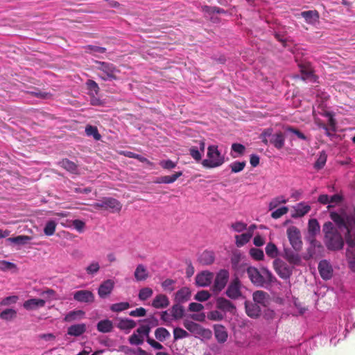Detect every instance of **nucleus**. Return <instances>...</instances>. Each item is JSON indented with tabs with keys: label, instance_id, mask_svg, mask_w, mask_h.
<instances>
[{
	"label": "nucleus",
	"instance_id": "48",
	"mask_svg": "<svg viewBox=\"0 0 355 355\" xmlns=\"http://www.w3.org/2000/svg\"><path fill=\"white\" fill-rule=\"evenodd\" d=\"M144 338L136 331L128 338L129 343L132 345H141L144 343Z\"/></svg>",
	"mask_w": 355,
	"mask_h": 355
},
{
	"label": "nucleus",
	"instance_id": "46",
	"mask_svg": "<svg viewBox=\"0 0 355 355\" xmlns=\"http://www.w3.org/2000/svg\"><path fill=\"white\" fill-rule=\"evenodd\" d=\"M184 308L180 304H175L172 306L171 314L175 319H180L184 315Z\"/></svg>",
	"mask_w": 355,
	"mask_h": 355
},
{
	"label": "nucleus",
	"instance_id": "51",
	"mask_svg": "<svg viewBox=\"0 0 355 355\" xmlns=\"http://www.w3.org/2000/svg\"><path fill=\"white\" fill-rule=\"evenodd\" d=\"M100 270V265L98 261H92L85 268L86 272L89 275H96Z\"/></svg>",
	"mask_w": 355,
	"mask_h": 355
},
{
	"label": "nucleus",
	"instance_id": "20",
	"mask_svg": "<svg viewBox=\"0 0 355 355\" xmlns=\"http://www.w3.org/2000/svg\"><path fill=\"white\" fill-rule=\"evenodd\" d=\"M137 325L135 321L129 318H118V323L116 327L120 330L128 331L134 329Z\"/></svg>",
	"mask_w": 355,
	"mask_h": 355
},
{
	"label": "nucleus",
	"instance_id": "10",
	"mask_svg": "<svg viewBox=\"0 0 355 355\" xmlns=\"http://www.w3.org/2000/svg\"><path fill=\"white\" fill-rule=\"evenodd\" d=\"M216 306L218 309L225 313L228 312L234 314L236 311L234 304L223 297H219L216 299Z\"/></svg>",
	"mask_w": 355,
	"mask_h": 355
},
{
	"label": "nucleus",
	"instance_id": "24",
	"mask_svg": "<svg viewBox=\"0 0 355 355\" xmlns=\"http://www.w3.org/2000/svg\"><path fill=\"white\" fill-rule=\"evenodd\" d=\"M214 335L217 341L223 343L227 340V333L224 326L221 324H215L214 326Z\"/></svg>",
	"mask_w": 355,
	"mask_h": 355
},
{
	"label": "nucleus",
	"instance_id": "47",
	"mask_svg": "<svg viewBox=\"0 0 355 355\" xmlns=\"http://www.w3.org/2000/svg\"><path fill=\"white\" fill-rule=\"evenodd\" d=\"M85 132L88 136H93L94 139L100 140L101 138V135L99 134L98 129L96 126H93L91 125H88L85 128Z\"/></svg>",
	"mask_w": 355,
	"mask_h": 355
},
{
	"label": "nucleus",
	"instance_id": "7",
	"mask_svg": "<svg viewBox=\"0 0 355 355\" xmlns=\"http://www.w3.org/2000/svg\"><path fill=\"white\" fill-rule=\"evenodd\" d=\"M324 243L330 250H340L344 245L343 239L338 232L325 236Z\"/></svg>",
	"mask_w": 355,
	"mask_h": 355
},
{
	"label": "nucleus",
	"instance_id": "38",
	"mask_svg": "<svg viewBox=\"0 0 355 355\" xmlns=\"http://www.w3.org/2000/svg\"><path fill=\"white\" fill-rule=\"evenodd\" d=\"M265 250L267 256L272 259L276 258L279 254L276 245L272 242L267 243Z\"/></svg>",
	"mask_w": 355,
	"mask_h": 355
},
{
	"label": "nucleus",
	"instance_id": "59",
	"mask_svg": "<svg viewBox=\"0 0 355 355\" xmlns=\"http://www.w3.org/2000/svg\"><path fill=\"white\" fill-rule=\"evenodd\" d=\"M202 153L196 146H191L189 148V155L196 161L199 162L202 159Z\"/></svg>",
	"mask_w": 355,
	"mask_h": 355
},
{
	"label": "nucleus",
	"instance_id": "31",
	"mask_svg": "<svg viewBox=\"0 0 355 355\" xmlns=\"http://www.w3.org/2000/svg\"><path fill=\"white\" fill-rule=\"evenodd\" d=\"M330 218L336 224L338 227H345L349 232L348 225L345 218L336 211L330 212Z\"/></svg>",
	"mask_w": 355,
	"mask_h": 355
},
{
	"label": "nucleus",
	"instance_id": "44",
	"mask_svg": "<svg viewBox=\"0 0 355 355\" xmlns=\"http://www.w3.org/2000/svg\"><path fill=\"white\" fill-rule=\"evenodd\" d=\"M241 255L239 253H234L231 257L230 263L233 270L239 271L241 266L240 264Z\"/></svg>",
	"mask_w": 355,
	"mask_h": 355
},
{
	"label": "nucleus",
	"instance_id": "14",
	"mask_svg": "<svg viewBox=\"0 0 355 355\" xmlns=\"http://www.w3.org/2000/svg\"><path fill=\"white\" fill-rule=\"evenodd\" d=\"M184 327L190 332L200 335V336H205L207 334H210L211 331L209 330H207L201 325H200L198 323H196L192 321H184Z\"/></svg>",
	"mask_w": 355,
	"mask_h": 355
},
{
	"label": "nucleus",
	"instance_id": "49",
	"mask_svg": "<svg viewBox=\"0 0 355 355\" xmlns=\"http://www.w3.org/2000/svg\"><path fill=\"white\" fill-rule=\"evenodd\" d=\"M124 155L129 158L136 159L142 163H146L147 164H149L150 166L153 165V163L150 162L148 159L133 152L127 151L124 153Z\"/></svg>",
	"mask_w": 355,
	"mask_h": 355
},
{
	"label": "nucleus",
	"instance_id": "4",
	"mask_svg": "<svg viewBox=\"0 0 355 355\" xmlns=\"http://www.w3.org/2000/svg\"><path fill=\"white\" fill-rule=\"evenodd\" d=\"M272 265L275 271L280 278L285 280L290 279L294 270L293 266L288 264L279 258H276Z\"/></svg>",
	"mask_w": 355,
	"mask_h": 355
},
{
	"label": "nucleus",
	"instance_id": "30",
	"mask_svg": "<svg viewBox=\"0 0 355 355\" xmlns=\"http://www.w3.org/2000/svg\"><path fill=\"white\" fill-rule=\"evenodd\" d=\"M97 330L101 333L111 332L114 328L113 323L108 319L99 321L96 325Z\"/></svg>",
	"mask_w": 355,
	"mask_h": 355
},
{
	"label": "nucleus",
	"instance_id": "27",
	"mask_svg": "<svg viewBox=\"0 0 355 355\" xmlns=\"http://www.w3.org/2000/svg\"><path fill=\"white\" fill-rule=\"evenodd\" d=\"M300 15L308 24H315L319 19V13L315 10L303 11Z\"/></svg>",
	"mask_w": 355,
	"mask_h": 355
},
{
	"label": "nucleus",
	"instance_id": "28",
	"mask_svg": "<svg viewBox=\"0 0 355 355\" xmlns=\"http://www.w3.org/2000/svg\"><path fill=\"white\" fill-rule=\"evenodd\" d=\"M270 142L277 149H282L284 146L285 137L282 132L272 135Z\"/></svg>",
	"mask_w": 355,
	"mask_h": 355
},
{
	"label": "nucleus",
	"instance_id": "52",
	"mask_svg": "<svg viewBox=\"0 0 355 355\" xmlns=\"http://www.w3.org/2000/svg\"><path fill=\"white\" fill-rule=\"evenodd\" d=\"M189 336L188 332L180 327H176L173 329L174 340L187 338Z\"/></svg>",
	"mask_w": 355,
	"mask_h": 355
},
{
	"label": "nucleus",
	"instance_id": "58",
	"mask_svg": "<svg viewBox=\"0 0 355 355\" xmlns=\"http://www.w3.org/2000/svg\"><path fill=\"white\" fill-rule=\"evenodd\" d=\"M211 297V295L209 291H198L194 299L199 302H205L207 300Z\"/></svg>",
	"mask_w": 355,
	"mask_h": 355
},
{
	"label": "nucleus",
	"instance_id": "63",
	"mask_svg": "<svg viewBox=\"0 0 355 355\" xmlns=\"http://www.w3.org/2000/svg\"><path fill=\"white\" fill-rule=\"evenodd\" d=\"M159 166L164 169H173L176 166V163L173 162L171 159L162 160L159 162Z\"/></svg>",
	"mask_w": 355,
	"mask_h": 355
},
{
	"label": "nucleus",
	"instance_id": "18",
	"mask_svg": "<svg viewBox=\"0 0 355 355\" xmlns=\"http://www.w3.org/2000/svg\"><path fill=\"white\" fill-rule=\"evenodd\" d=\"M311 210V207L304 202H300L293 207L291 217L293 218H301L306 215Z\"/></svg>",
	"mask_w": 355,
	"mask_h": 355
},
{
	"label": "nucleus",
	"instance_id": "21",
	"mask_svg": "<svg viewBox=\"0 0 355 355\" xmlns=\"http://www.w3.org/2000/svg\"><path fill=\"white\" fill-rule=\"evenodd\" d=\"M169 305L168 297L164 294H159L155 296L152 302V306L155 309H164Z\"/></svg>",
	"mask_w": 355,
	"mask_h": 355
},
{
	"label": "nucleus",
	"instance_id": "40",
	"mask_svg": "<svg viewBox=\"0 0 355 355\" xmlns=\"http://www.w3.org/2000/svg\"><path fill=\"white\" fill-rule=\"evenodd\" d=\"M130 305L129 302H122L119 303L113 304L110 306V309L112 312L119 313L130 308Z\"/></svg>",
	"mask_w": 355,
	"mask_h": 355
},
{
	"label": "nucleus",
	"instance_id": "5",
	"mask_svg": "<svg viewBox=\"0 0 355 355\" xmlns=\"http://www.w3.org/2000/svg\"><path fill=\"white\" fill-rule=\"evenodd\" d=\"M286 234L292 248L296 251H301L302 241L300 230L295 226H291L286 230Z\"/></svg>",
	"mask_w": 355,
	"mask_h": 355
},
{
	"label": "nucleus",
	"instance_id": "3",
	"mask_svg": "<svg viewBox=\"0 0 355 355\" xmlns=\"http://www.w3.org/2000/svg\"><path fill=\"white\" fill-rule=\"evenodd\" d=\"M94 208L101 210H110L111 212H119L122 208L121 203L111 197H105L91 205Z\"/></svg>",
	"mask_w": 355,
	"mask_h": 355
},
{
	"label": "nucleus",
	"instance_id": "39",
	"mask_svg": "<svg viewBox=\"0 0 355 355\" xmlns=\"http://www.w3.org/2000/svg\"><path fill=\"white\" fill-rule=\"evenodd\" d=\"M262 277L263 279V286L266 284H271L277 281L275 277L272 275V273L266 268H263L262 270Z\"/></svg>",
	"mask_w": 355,
	"mask_h": 355
},
{
	"label": "nucleus",
	"instance_id": "64",
	"mask_svg": "<svg viewBox=\"0 0 355 355\" xmlns=\"http://www.w3.org/2000/svg\"><path fill=\"white\" fill-rule=\"evenodd\" d=\"M146 314V310L143 307H139L135 310H132L129 313V315L132 317H143Z\"/></svg>",
	"mask_w": 355,
	"mask_h": 355
},
{
	"label": "nucleus",
	"instance_id": "16",
	"mask_svg": "<svg viewBox=\"0 0 355 355\" xmlns=\"http://www.w3.org/2000/svg\"><path fill=\"white\" fill-rule=\"evenodd\" d=\"M213 277L212 272L203 271L196 275V283L199 286H208L211 283Z\"/></svg>",
	"mask_w": 355,
	"mask_h": 355
},
{
	"label": "nucleus",
	"instance_id": "37",
	"mask_svg": "<svg viewBox=\"0 0 355 355\" xmlns=\"http://www.w3.org/2000/svg\"><path fill=\"white\" fill-rule=\"evenodd\" d=\"M320 225L315 218H312L309 220L308 231L309 234L314 237L320 232Z\"/></svg>",
	"mask_w": 355,
	"mask_h": 355
},
{
	"label": "nucleus",
	"instance_id": "61",
	"mask_svg": "<svg viewBox=\"0 0 355 355\" xmlns=\"http://www.w3.org/2000/svg\"><path fill=\"white\" fill-rule=\"evenodd\" d=\"M175 283V282L174 280L171 279H166L162 283V286L164 291L172 292L175 289L173 286Z\"/></svg>",
	"mask_w": 355,
	"mask_h": 355
},
{
	"label": "nucleus",
	"instance_id": "22",
	"mask_svg": "<svg viewBox=\"0 0 355 355\" xmlns=\"http://www.w3.org/2000/svg\"><path fill=\"white\" fill-rule=\"evenodd\" d=\"M87 329V326L84 323L73 324L68 327L67 334L73 336H80L83 335Z\"/></svg>",
	"mask_w": 355,
	"mask_h": 355
},
{
	"label": "nucleus",
	"instance_id": "56",
	"mask_svg": "<svg viewBox=\"0 0 355 355\" xmlns=\"http://www.w3.org/2000/svg\"><path fill=\"white\" fill-rule=\"evenodd\" d=\"M245 166V162H234L230 165L232 173H239L243 170Z\"/></svg>",
	"mask_w": 355,
	"mask_h": 355
},
{
	"label": "nucleus",
	"instance_id": "25",
	"mask_svg": "<svg viewBox=\"0 0 355 355\" xmlns=\"http://www.w3.org/2000/svg\"><path fill=\"white\" fill-rule=\"evenodd\" d=\"M253 302L260 306H266L268 302V295L263 291H257L252 295Z\"/></svg>",
	"mask_w": 355,
	"mask_h": 355
},
{
	"label": "nucleus",
	"instance_id": "15",
	"mask_svg": "<svg viewBox=\"0 0 355 355\" xmlns=\"http://www.w3.org/2000/svg\"><path fill=\"white\" fill-rule=\"evenodd\" d=\"M114 282L112 279H107L102 282L98 287V294L101 298L107 297L113 291Z\"/></svg>",
	"mask_w": 355,
	"mask_h": 355
},
{
	"label": "nucleus",
	"instance_id": "57",
	"mask_svg": "<svg viewBox=\"0 0 355 355\" xmlns=\"http://www.w3.org/2000/svg\"><path fill=\"white\" fill-rule=\"evenodd\" d=\"M322 231L324 234V236L338 232L337 230L334 227L333 223L329 221L326 222L323 225Z\"/></svg>",
	"mask_w": 355,
	"mask_h": 355
},
{
	"label": "nucleus",
	"instance_id": "34",
	"mask_svg": "<svg viewBox=\"0 0 355 355\" xmlns=\"http://www.w3.org/2000/svg\"><path fill=\"white\" fill-rule=\"evenodd\" d=\"M155 336L159 342H164L171 337V334L166 328L158 327L155 331Z\"/></svg>",
	"mask_w": 355,
	"mask_h": 355
},
{
	"label": "nucleus",
	"instance_id": "35",
	"mask_svg": "<svg viewBox=\"0 0 355 355\" xmlns=\"http://www.w3.org/2000/svg\"><path fill=\"white\" fill-rule=\"evenodd\" d=\"M148 277V273L144 265L139 264L137 266L135 271V277L137 281L146 280Z\"/></svg>",
	"mask_w": 355,
	"mask_h": 355
},
{
	"label": "nucleus",
	"instance_id": "43",
	"mask_svg": "<svg viewBox=\"0 0 355 355\" xmlns=\"http://www.w3.org/2000/svg\"><path fill=\"white\" fill-rule=\"evenodd\" d=\"M86 86L87 89L89 91L90 95H97L100 91L98 84L93 80H87L86 82Z\"/></svg>",
	"mask_w": 355,
	"mask_h": 355
},
{
	"label": "nucleus",
	"instance_id": "12",
	"mask_svg": "<svg viewBox=\"0 0 355 355\" xmlns=\"http://www.w3.org/2000/svg\"><path fill=\"white\" fill-rule=\"evenodd\" d=\"M247 273L252 283L260 287H263V279L262 277V271L260 272L254 267H248Z\"/></svg>",
	"mask_w": 355,
	"mask_h": 355
},
{
	"label": "nucleus",
	"instance_id": "55",
	"mask_svg": "<svg viewBox=\"0 0 355 355\" xmlns=\"http://www.w3.org/2000/svg\"><path fill=\"white\" fill-rule=\"evenodd\" d=\"M153 293V291L150 288H143L139 291V298L143 301L146 300L147 299L152 296Z\"/></svg>",
	"mask_w": 355,
	"mask_h": 355
},
{
	"label": "nucleus",
	"instance_id": "41",
	"mask_svg": "<svg viewBox=\"0 0 355 355\" xmlns=\"http://www.w3.org/2000/svg\"><path fill=\"white\" fill-rule=\"evenodd\" d=\"M31 238L26 235H19L15 237H10L8 239L11 243L17 244V245H24L28 243L31 241Z\"/></svg>",
	"mask_w": 355,
	"mask_h": 355
},
{
	"label": "nucleus",
	"instance_id": "6",
	"mask_svg": "<svg viewBox=\"0 0 355 355\" xmlns=\"http://www.w3.org/2000/svg\"><path fill=\"white\" fill-rule=\"evenodd\" d=\"M241 287V282L236 277L227 286L225 295L231 300H238L243 296Z\"/></svg>",
	"mask_w": 355,
	"mask_h": 355
},
{
	"label": "nucleus",
	"instance_id": "45",
	"mask_svg": "<svg viewBox=\"0 0 355 355\" xmlns=\"http://www.w3.org/2000/svg\"><path fill=\"white\" fill-rule=\"evenodd\" d=\"M56 226L57 223L54 220L47 221L44 228V234L46 236H52L55 233Z\"/></svg>",
	"mask_w": 355,
	"mask_h": 355
},
{
	"label": "nucleus",
	"instance_id": "23",
	"mask_svg": "<svg viewBox=\"0 0 355 355\" xmlns=\"http://www.w3.org/2000/svg\"><path fill=\"white\" fill-rule=\"evenodd\" d=\"M215 260L214 253L205 250L201 253L198 259V262L203 266L211 265Z\"/></svg>",
	"mask_w": 355,
	"mask_h": 355
},
{
	"label": "nucleus",
	"instance_id": "29",
	"mask_svg": "<svg viewBox=\"0 0 355 355\" xmlns=\"http://www.w3.org/2000/svg\"><path fill=\"white\" fill-rule=\"evenodd\" d=\"M191 297V291L189 288L183 287L175 294V300L178 303H182L188 301Z\"/></svg>",
	"mask_w": 355,
	"mask_h": 355
},
{
	"label": "nucleus",
	"instance_id": "42",
	"mask_svg": "<svg viewBox=\"0 0 355 355\" xmlns=\"http://www.w3.org/2000/svg\"><path fill=\"white\" fill-rule=\"evenodd\" d=\"M327 155L324 151L320 153V155L314 164V168L317 170L322 168L327 162Z\"/></svg>",
	"mask_w": 355,
	"mask_h": 355
},
{
	"label": "nucleus",
	"instance_id": "9",
	"mask_svg": "<svg viewBox=\"0 0 355 355\" xmlns=\"http://www.w3.org/2000/svg\"><path fill=\"white\" fill-rule=\"evenodd\" d=\"M293 248H284L282 257L290 264L293 266H300L302 263V258L299 252Z\"/></svg>",
	"mask_w": 355,
	"mask_h": 355
},
{
	"label": "nucleus",
	"instance_id": "60",
	"mask_svg": "<svg viewBox=\"0 0 355 355\" xmlns=\"http://www.w3.org/2000/svg\"><path fill=\"white\" fill-rule=\"evenodd\" d=\"M288 211V208L287 207H282L271 214L272 218L275 219H277L281 218L283 215L286 214Z\"/></svg>",
	"mask_w": 355,
	"mask_h": 355
},
{
	"label": "nucleus",
	"instance_id": "50",
	"mask_svg": "<svg viewBox=\"0 0 355 355\" xmlns=\"http://www.w3.org/2000/svg\"><path fill=\"white\" fill-rule=\"evenodd\" d=\"M17 312L15 310L12 309H7L1 313L0 318L5 320H10L15 318Z\"/></svg>",
	"mask_w": 355,
	"mask_h": 355
},
{
	"label": "nucleus",
	"instance_id": "19",
	"mask_svg": "<svg viewBox=\"0 0 355 355\" xmlns=\"http://www.w3.org/2000/svg\"><path fill=\"white\" fill-rule=\"evenodd\" d=\"M46 302L42 299L33 298L24 302L23 306L28 311L36 310L45 306Z\"/></svg>",
	"mask_w": 355,
	"mask_h": 355
},
{
	"label": "nucleus",
	"instance_id": "62",
	"mask_svg": "<svg viewBox=\"0 0 355 355\" xmlns=\"http://www.w3.org/2000/svg\"><path fill=\"white\" fill-rule=\"evenodd\" d=\"M286 130L295 134L300 139L308 140L307 137L297 128H295L291 126H288L286 128Z\"/></svg>",
	"mask_w": 355,
	"mask_h": 355
},
{
	"label": "nucleus",
	"instance_id": "17",
	"mask_svg": "<svg viewBox=\"0 0 355 355\" xmlns=\"http://www.w3.org/2000/svg\"><path fill=\"white\" fill-rule=\"evenodd\" d=\"M245 308L246 314L252 318H257L261 315L260 305L254 302L245 301Z\"/></svg>",
	"mask_w": 355,
	"mask_h": 355
},
{
	"label": "nucleus",
	"instance_id": "36",
	"mask_svg": "<svg viewBox=\"0 0 355 355\" xmlns=\"http://www.w3.org/2000/svg\"><path fill=\"white\" fill-rule=\"evenodd\" d=\"M252 236V234L250 232L243 233L240 235H236V245L237 247H242L250 241Z\"/></svg>",
	"mask_w": 355,
	"mask_h": 355
},
{
	"label": "nucleus",
	"instance_id": "1",
	"mask_svg": "<svg viewBox=\"0 0 355 355\" xmlns=\"http://www.w3.org/2000/svg\"><path fill=\"white\" fill-rule=\"evenodd\" d=\"M207 156L208 159H203L201 163L205 168H216L225 162L224 156L221 155L216 145L208 146Z\"/></svg>",
	"mask_w": 355,
	"mask_h": 355
},
{
	"label": "nucleus",
	"instance_id": "8",
	"mask_svg": "<svg viewBox=\"0 0 355 355\" xmlns=\"http://www.w3.org/2000/svg\"><path fill=\"white\" fill-rule=\"evenodd\" d=\"M230 277V273L227 270H220L217 274L212 286V290L214 293L220 292L227 285Z\"/></svg>",
	"mask_w": 355,
	"mask_h": 355
},
{
	"label": "nucleus",
	"instance_id": "26",
	"mask_svg": "<svg viewBox=\"0 0 355 355\" xmlns=\"http://www.w3.org/2000/svg\"><path fill=\"white\" fill-rule=\"evenodd\" d=\"M182 175V171H178L175 172L172 175H164L161 176L157 179V180L155 182L157 184H171L175 182L178 178H179L180 176Z\"/></svg>",
	"mask_w": 355,
	"mask_h": 355
},
{
	"label": "nucleus",
	"instance_id": "54",
	"mask_svg": "<svg viewBox=\"0 0 355 355\" xmlns=\"http://www.w3.org/2000/svg\"><path fill=\"white\" fill-rule=\"evenodd\" d=\"M250 256L257 261L263 260L264 258V254L263 250L259 248H252L250 250Z\"/></svg>",
	"mask_w": 355,
	"mask_h": 355
},
{
	"label": "nucleus",
	"instance_id": "2",
	"mask_svg": "<svg viewBox=\"0 0 355 355\" xmlns=\"http://www.w3.org/2000/svg\"><path fill=\"white\" fill-rule=\"evenodd\" d=\"M97 66H96V69L99 71L98 76L103 80H117V74L120 72V71L117 69V67L110 62H101V61H95Z\"/></svg>",
	"mask_w": 355,
	"mask_h": 355
},
{
	"label": "nucleus",
	"instance_id": "32",
	"mask_svg": "<svg viewBox=\"0 0 355 355\" xmlns=\"http://www.w3.org/2000/svg\"><path fill=\"white\" fill-rule=\"evenodd\" d=\"M85 315V312L82 310H74L69 311L64 317V321L71 322L78 319L82 318Z\"/></svg>",
	"mask_w": 355,
	"mask_h": 355
},
{
	"label": "nucleus",
	"instance_id": "13",
	"mask_svg": "<svg viewBox=\"0 0 355 355\" xmlns=\"http://www.w3.org/2000/svg\"><path fill=\"white\" fill-rule=\"evenodd\" d=\"M318 271L323 279H330L333 276V268L331 265L325 259L318 263Z\"/></svg>",
	"mask_w": 355,
	"mask_h": 355
},
{
	"label": "nucleus",
	"instance_id": "33",
	"mask_svg": "<svg viewBox=\"0 0 355 355\" xmlns=\"http://www.w3.org/2000/svg\"><path fill=\"white\" fill-rule=\"evenodd\" d=\"M59 165L67 171L76 173L78 171L77 165L68 159H63L59 162Z\"/></svg>",
	"mask_w": 355,
	"mask_h": 355
},
{
	"label": "nucleus",
	"instance_id": "11",
	"mask_svg": "<svg viewBox=\"0 0 355 355\" xmlns=\"http://www.w3.org/2000/svg\"><path fill=\"white\" fill-rule=\"evenodd\" d=\"M73 299L80 303L91 304L95 300L94 293L89 290H80L73 293Z\"/></svg>",
	"mask_w": 355,
	"mask_h": 355
},
{
	"label": "nucleus",
	"instance_id": "53",
	"mask_svg": "<svg viewBox=\"0 0 355 355\" xmlns=\"http://www.w3.org/2000/svg\"><path fill=\"white\" fill-rule=\"evenodd\" d=\"M28 93L35 97L42 99H47L51 96L50 93L42 92L38 89H34L33 90L28 91Z\"/></svg>",
	"mask_w": 355,
	"mask_h": 355
}]
</instances>
